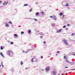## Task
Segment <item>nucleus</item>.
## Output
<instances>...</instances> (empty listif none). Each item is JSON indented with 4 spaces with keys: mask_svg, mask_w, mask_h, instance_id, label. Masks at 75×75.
Wrapping results in <instances>:
<instances>
[{
    "mask_svg": "<svg viewBox=\"0 0 75 75\" xmlns=\"http://www.w3.org/2000/svg\"><path fill=\"white\" fill-rule=\"evenodd\" d=\"M6 54L7 55H8L10 56V57H12V56H13L14 54L13 52L11 51H7Z\"/></svg>",
    "mask_w": 75,
    "mask_h": 75,
    "instance_id": "1",
    "label": "nucleus"
},
{
    "mask_svg": "<svg viewBox=\"0 0 75 75\" xmlns=\"http://www.w3.org/2000/svg\"><path fill=\"white\" fill-rule=\"evenodd\" d=\"M66 64H68L69 63H70V62L69 61L67 60V59H66Z\"/></svg>",
    "mask_w": 75,
    "mask_h": 75,
    "instance_id": "2",
    "label": "nucleus"
},
{
    "mask_svg": "<svg viewBox=\"0 0 75 75\" xmlns=\"http://www.w3.org/2000/svg\"><path fill=\"white\" fill-rule=\"evenodd\" d=\"M6 4H8V2L6 3V2H5L3 3L4 5H5Z\"/></svg>",
    "mask_w": 75,
    "mask_h": 75,
    "instance_id": "3",
    "label": "nucleus"
},
{
    "mask_svg": "<svg viewBox=\"0 0 75 75\" xmlns=\"http://www.w3.org/2000/svg\"><path fill=\"white\" fill-rule=\"evenodd\" d=\"M53 18L54 20H57V18H56V17L55 16H53Z\"/></svg>",
    "mask_w": 75,
    "mask_h": 75,
    "instance_id": "4",
    "label": "nucleus"
},
{
    "mask_svg": "<svg viewBox=\"0 0 75 75\" xmlns=\"http://www.w3.org/2000/svg\"><path fill=\"white\" fill-rule=\"evenodd\" d=\"M61 31H62V30L60 29L58 30L57 31V33H60V32H61Z\"/></svg>",
    "mask_w": 75,
    "mask_h": 75,
    "instance_id": "5",
    "label": "nucleus"
},
{
    "mask_svg": "<svg viewBox=\"0 0 75 75\" xmlns=\"http://www.w3.org/2000/svg\"><path fill=\"white\" fill-rule=\"evenodd\" d=\"M53 75H55L56 74V72L55 71H53Z\"/></svg>",
    "mask_w": 75,
    "mask_h": 75,
    "instance_id": "6",
    "label": "nucleus"
},
{
    "mask_svg": "<svg viewBox=\"0 0 75 75\" xmlns=\"http://www.w3.org/2000/svg\"><path fill=\"white\" fill-rule=\"evenodd\" d=\"M7 27H8L9 25L7 23H6V25H5Z\"/></svg>",
    "mask_w": 75,
    "mask_h": 75,
    "instance_id": "7",
    "label": "nucleus"
},
{
    "mask_svg": "<svg viewBox=\"0 0 75 75\" xmlns=\"http://www.w3.org/2000/svg\"><path fill=\"white\" fill-rule=\"evenodd\" d=\"M14 36H15V37H18V35L17 34H14Z\"/></svg>",
    "mask_w": 75,
    "mask_h": 75,
    "instance_id": "8",
    "label": "nucleus"
},
{
    "mask_svg": "<svg viewBox=\"0 0 75 75\" xmlns=\"http://www.w3.org/2000/svg\"><path fill=\"white\" fill-rule=\"evenodd\" d=\"M39 14H40V13L38 12L36 13V16H38V15H39Z\"/></svg>",
    "mask_w": 75,
    "mask_h": 75,
    "instance_id": "9",
    "label": "nucleus"
},
{
    "mask_svg": "<svg viewBox=\"0 0 75 75\" xmlns=\"http://www.w3.org/2000/svg\"><path fill=\"white\" fill-rule=\"evenodd\" d=\"M28 33L29 34H30V33H31V30H29L28 31Z\"/></svg>",
    "mask_w": 75,
    "mask_h": 75,
    "instance_id": "10",
    "label": "nucleus"
},
{
    "mask_svg": "<svg viewBox=\"0 0 75 75\" xmlns=\"http://www.w3.org/2000/svg\"><path fill=\"white\" fill-rule=\"evenodd\" d=\"M70 64L71 65H74V63L73 62H70Z\"/></svg>",
    "mask_w": 75,
    "mask_h": 75,
    "instance_id": "11",
    "label": "nucleus"
},
{
    "mask_svg": "<svg viewBox=\"0 0 75 75\" xmlns=\"http://www.w3.org/2000/svg\"><path fill=\"white\" fill-rule=\"evenodd\" d=\"M49 69H50V68L49 67L46 68V71H48Z\"/></svg>",
    "mask_w": 75,
    "mask_h": 75,
    "instance_id": "12",
    "label": "nucleus"
},
{
    "mask_svg": "<svg viewBox=\"0 0 75 75\" xmlns=\"http://www.w3.org/2000/svg\"><path fill=\"white\" fill-rule=\"evenodd\" d=\"M62 14H63V13L61 12L60 13V16H62Z\"/></svg>",
    "mask_w": 75,
    "mask_h": 75,
    "instance_id": "13",
    "label": "nucleus"
},
{
    "mask_svg": "<svg viewBox=\"0 0 75 75\" xmlns=\"http://www.w3.org/2000/svg\"><path fill=\"white\" fill-rule=\"evenodd\" d=\"M8 23H9V24H12V23L11 21H9L8 22Z\"/></svg>",
    "mask_w": 75,
    "mask_h": 75,
    "instance_id": "14",
    "label": "nucleus"
},
{
    "mask_svg": "<svg viewBox=\"0 0 75 75\" xmlns=\"http://www.w3.org/2000/svg\"><path fill=\"white\" fill-rule=\"evenodd\" d=\"M0 55H1L2 57H3V54H2V53L1 52L0 53Z\"/></svg>",
    "mask_w": 75,
    "mask_h": 75,
    "instance_id": "15",
    "label": "nucleus"
},
{
    "mask_svg": "<svg viewBox=\"0 0 75 75\" xmlns=\"http://www.w3.org/2000/svg\"><path fill=\"white\" fill-rule=\"evenodd\" d=\"M33 59H34V58H32V59H31V62H34V60H33Z\"/></svg>",
    "mask_w": 75,
    "mask_h": 75,
    "instance_id": "16",
    "label": "nucleus"
},
{
    "mask_svg": "<svg viewBox=\"0 0 75 75\" xmlns=\"http://www.w3.org/2000/svg\"><path fill=\"white\" fill-rule=\"evenodd\" d=\"M11 45H13V44H14V43H13V42H11Z\"/></svg>",
    "mask_w": 75,
    "mask_h": 75,
    "instance_id": "17",
    "label": "nucleus"
},
{
    "mask_svg": "<svg viewBox=\"0 0 75 75\" xmlns=\"http://www.w3.org/2000/svg\"><path fill=\"white\" fill-rule=\"evenodd\" d=\"M21 65H23V61H21Z\"/></svg>",
    "mask_w": 75,
    "mask_h": 75,
    "instance_id": "18",
    "label": "nucleus"
},
{
    "mask_svg": "<svg viewBox=\"0 0 75 75\" xmlns=\"http://www.w3.org/2000/svg\"><path fill=\"white\" fill-rule=\"evenodd\" d=\"M24 6H28V4H25Z\"/></svg>",
    "mask_w": 75,
    "mask_h": 75,
    "instance_id": "19",
    "label": "nucleus"
},
{
    "mask_svg": "<svg viewBox=\"0 0 75 75\" xmlns=\"http://www.w3.org/2000/svg\"><path fill=\"white\" fill-rule=\"evenodd\" d=\"M39 34H40V35H42L43 34V33H40Z\"/></svg>",
    "mask_w": 75,
    "mask_h": 75,
    "instance_id": "20",
    "label": "nucleus"
},
{
    "mask_svg": "<svg viewBox=\"0 0 75 75\" xmlns=\"http://www.w3.org/2000/svg\"><path fill=\"white\" fill-rule=\"evenodd\" d=\"M69 6V4H66V6Z\"/></svg>",
    "mask_w": 75,
    "mask_h": 75,
    "instance_id": "21",
    "label": "nucleus"
},
{
    "mask_svg": "<svg viewBox=\"0 0 75 75\" xmlns=\"http://www.w3.org/2000/svg\"><path fill=\"white\" fill-rule=\"evenodd\" d=\"M67 26L68 27H69V26H70V25L69 24H67Z\"/></svg>",
    "mask_w": 75,
    "mask_h": 75,
    "instance_id": "22",
    "label": "nucleus"
},
{
    "mask_svg": "<svg viewBox=\"0 0 75 75\" xmlns=\"http://www.w3.org/2000/svg\"><path fill=\"white\" fill-rule=\"evenodd\" d=\"M34 19L35 20V21H38V20L37 19L34 18Z\"/></svg>",
    "mask_w": 75,
    "mask_h": 75,
    "instance_id": "23",
    "label": "nucleus"
},
{
    "mask_svg": "<svg viewBox=\"0 0 75 75\" xmlns=\"http://www.w3.org/2000/svg\"><path fill=\"white\" fill-rule=\"evenodd\" d=\"M1 50H3V47L1 46Z\"/></svg>",
    "mask_w": 75,
    "mask_h": 75,
    "instance_id": "24",
    "label": "nucleus"
},
{
    "mask_svg": "<svg viewBox=\"0 0 75 75\" xmlns=\"http://www.w3.org/2000/svg\"><path fill=\"white\" fill-rule=\"evenodd\" d=\"M72 55H74V56H75V53H73Z\"/></svg>",
    "mask_w": 75,
    "mask_h": 75,
    "instance_id": "25",
    "label": "nucleus"
},
{
    "mask_svg": "<svg viewBox=\"0 0 75 75\" xmlns=\"http://www.w3.org/2000/svg\"><path fill=\"white\" fill-rule=\"evenodd\" d=\"M21 34H24V32H21Z\"/></svg>",
    "mask_w": 75,
    "mask_h": 75,
    "instance_id": "26",
    "label": "nucleus"
},
{
    "mask_svg": "<svg viewBox=\"0 0 75 75\" xmlns=\"http://www.w3.org/2000/svg\"><path fill=\"white\" fill-rule=\"evenodd\" d=\"M40 38H43V37H42V36H41L40 37Z\"/></svg>",
    "mask_w": 75,
    "mask_h": 75,
    "instance_id": "27",
    "label": "nucleus"
},
{
    "mask_svg": "<svg viewBox=\"0 0 75 75\" xmlns=\"http://www.w3.org/2000/svg\"><path fill=\"white\" fill-rule=\"evenodd\" d=\"M32 11V9H31L30 10V12H31Z\"/></svg>",
    "mask_w": 75,
    "mask_h": 75,
    "instance_id": "28",
    "label": "nucleus"
},
{
    "mask_svg": "<svg viewBox=\"0 0 75 75\" xmlns=\"http://www.w3.org/2000/svg\"><path fill=\"white\" fill-rule=\"evenodd\" d=\"M66 27V26L64 25V26H63V28H65Z\"/></svg>",
    "mask_w": 75,
    "mask_h": 75,
    "instance_id": "29",
    "label": "nucleus"
},
{
    "mask_svg": "<svg viewBox=\"0 0 75 75\" xmlns=\"http://www.w3.org/2000/svg\"><path fill=\"white\" fill-rule=\"evenodd\" d=\"M71 70V71H74V70H75V69H72Z\"/></svg>",
    "mask_w": 75,
    "mask_h": 75,
    "instance_id": "30",
    "label": "nucleus"
},
{
    "mask_svg": "<svg viewBox=\"0 0 75 75\" xmlns=\"http://www.w3.org/2000/svg\"><path fill=\"white\" fill-rule=\"evenodd\" d=\"M41 59H42V58H43V57H42V56H41Z\"/></svg>",
    "mask_w": 75,
    "mask_h": 75,
    "instance_id": "31",
    "label": "nucleus"
},
{
    "mask_svg": "<svg viewBox=\"0 0 75 75\" xmlns=\"http://www.w3.org/2000/svg\"><path fill=\"white\" fill-rule=\"evenodd\" d=\"M64 59H65V58H66V56H64Z\"/></svg>",
    "mask_w": 75,
    "mask_h": 75,
    "instance_id": "32",
    "label": "nucleus"
},
{
    "mask_svg": "<svg viewBox=\"0 0 75 75\" xmlns=\"http://www.w3.org/2000/svg\"><path fill=\"white\" fill-rule=\"evenodd\" d=\"M66 45H68V43H67V42H66Z\"/></svg>",
    "mask_w": 75,
    "mask_h": 75,
    "instance_id": "33",
    "label": "nucleus"
},
{
    "mask_svg": "<svg viewBox=\"0 0 75 75\" xmlns=\"http://www.w3.org/2000/svg\"><path fill=\"white\" fill-rule=\"evenodd\" d=\"M41 13L42 14H44V12L42 11Z\"/></svg>",
    "mask_w": 75,
    "mask_h": 75,
    "instance_id": "34",
    "label": "nucleus"
},
{
    "mask_svg": "<svg viewBox=\"0 0 75 75\" xmlns=\"http://www.w3.org/2000/svg\"><path fill=\"white\" fill-rule=\"evenodd\" d=\"M66 30H68V28H66Z\"/></svg>",
    "mask_w": 75,
    "mask_h": 75,
    "instance_id": "35",
    "label": "nucleus"
},
{
    "mask_svg": "<svg viewBox=\"0 0 75 75\" xmlns=\"http://www.w3.org/2000/svg\"><path fill=\"white\" fill-rule=\"evenodd\" d=\"M64 43H65V44H66V41H65H65H64Z\"/></svg>",
    "mask_w": 75,
    "mask_h": 75,
    "instance_id": "36",
    "label": "nucleus"
},
{
    "mask_svg": "<svg viewBox=\"0 0 75 75\" xmlns=\"http://www.w3.org/2000/svg\"><path fill=\"white\" fill-rule=\"evenodd\" d=\"M50 17H51V18H52V17H53V16H50Z\"/></svg>",
    "mask_w": 75,
    "mask_h": 75,
    "instance_id": "37",
    "label": "nucleus"
},
{
    "mask_svg": "<svg viewBox=\"0 0 75 75\" xmlns=\"http://www.w3.org/2000/svg\"><path fill=\"white\" fill-rule=\"evenodd\" d=\"M0 4H1V1H0Z\"/></svg>",
    "mask_w": 75,
    "mask_h": 75,
    "instance_id": "38",
    "label": "nucleus"
},
{
    "mask_svg": "<svg viewBox=\"0 0 75 75\" xmlns=\"http://www.w3.org/2000/svg\"><path fill=\"white\" fill-rule=\"evenodd\" d=\"M44 44H46V42H45L44 41Z\"/></svg>",
    "mask_w": 75,
    "mask_h": 75,
    "instance_id": "39",
    "label": "nucleus"
},
{
    "mask_svg": "<svg viewBox=\"0 0 75 75\" xmlns=\"http://www.w3.org/2000/svg\"><path fill=\"white\" fill-rule=\"evenodd\" d=\"M59 51L57 52V53H59Z\"/></svg>",
    "mask_w": 75,
    "mask_h": 75,
    "instance_id": "40",
    "label": "nucleus"
},
{
    "mask_svg": "<svg viewBox=\"0 0 75 75\" xmlns=\"http://www.w3.org/2000/svg\"><path fill=\"white\" fill-rule=\"evenodd\" d=\"M55 25V24L53 23V25Z\"/></svg>",
    "mask_w": 75,
    "mask_h": 75,
    "instance_id": "41",
    "label": "nucleus"
},
{
    "mask_svg": "<svg viewBox=\"0 0 75 75\" xmlns=\"http://www.w3.org/2000/svg\"><path fill=\"white\" fill-rule=\"evenodd\" d=\"M66 68H68V67H66Z\"/></svg>",
    "mask_w": 75,
    "mask_h": 75,
    "instance_id": "42",
    "label": "nucleus"
},
{
    "mask_svg": "<svg viewBox=\"0 0 75 75\" xmlns=\"http://www.w3.org/2000/svg\"><path fill=\"white\" fill-rule=\"evenodd\" d=\"M27 69V67H26V68H25V69Z\"/></svg>",
    "mask_w": 75,
    "mask_h": 75,
    "instance_id": "43",
    "label": "nucleus"
},
{
    "mask_svg": "<svg viewBox=\"0 0 75 75\" xmlns=\"http://www.w3.org/2000/svg\"><path fill=\"white\" fill-rule=\"evenodd\" d=\"M23 52H24V51H23Z\"/></svg>",
    "mask_w": 75,
    "mask_h": 75,
    "instance_id": "44",
    "label": "nucleus"
},
{
    "mask_svg": "<svg viewBox=\"0 0 75 75\" xmlns=\"http://www.w3.org/2000/svg\"><path fill=\"white\" fill-rule=\"evenodd\" d=\"M56 55H57V54H56Z\"/></svg>",
    "mask_w": 75,
    "mask_h": 75,
    "instance_id": "45",
    "label": "nucleus"
},
{
    "mask_svg": "<svg viewBox=\"0 0 75 75\" xmlns=\"http://www.w3.org/2000/svg\"><path fill=\"white\" fill-rule=\"evenodd\" d=\"M75 41L74 43H75V41Z\"/></svg>",
    "mask_w": 75,
    "mask_h": 75,
    "instance_id": "46",
    "label": "nucleus"
},
{
    "mask_svg": "<svg viewBox=\"0 0 75 75\" xmlns=\"http://www.w3.org/2000/svg\"><path fill=\"white\" fill-rule=\"evenodd\" d=\"M0 67H1V66H0Z\"/></svg>",
    "mask_w": 75,
    "mask_h": 75,
    "instance_id": "47",
    "label": "nucleus"
}]
</instances>
